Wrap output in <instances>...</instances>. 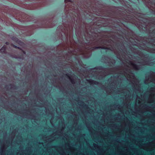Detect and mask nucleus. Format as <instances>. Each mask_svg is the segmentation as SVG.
I'll use <instances>...</instances> for the list:
<instances>
[{"mask_svg": "<svg viewBox=\"0 0 155 155\" xmlns=\"http://www.w3.org/2000/svg\"><path fill=\"white\" fill-rule=\"evenodd\" d=\"M129 64L131 67L129 66H127V68L125 69L126 72L124 73V77L126 78L127 80L131 83L132 86L134 89L140 92L141 90L140 84H139V81L135 78L134 74L131 72L132 69L135 70H138L139 68L132 61H130Z\"/></svg>", "mask_w": 155, "mask_h": 155, "instance_id": "obj_1", "label": "nucleus"}, {"mask_svg": "<svg viewBox=\"0 0 155 155\" xmlns=\"http://www.w3.org/2000/svg\"><path fill=\"white\" fill-rule=\"evenodd\" d=\"M35 24L29 26L28 28L31 30H34L41 28H49L52 27L51 18L41 17L40 19L34 20Z\"/></svg>", "mask_w": 155, "mask_h": 155, "instance_id": "obj_2", "label": "nucleus"}, {"mask_svg": "<svg viewBox=\"0 0 155 155\" xmlns=\"http://www.w3.org/2000/svg\"><path fill=\"white\" fill-rule=\"evenodd\" d=\"M123 80L120 75L117 77H111L108 79V81L110 84L109 87H107L105 88L107 93L108 94H111L115 91L116 87L119 85H120Z\"/></svg>", "mask_w": 155, "mask_h": 155, "instance_id": "obj_3", "label": "nucleus"}, {"mask_svg": "<svg viewBox=\"0 0 155 155\" xmlns=\"http://www.w3.org/2000/svg\"><path fill=\"white\" fill-rule=\"evenodd\" d=\"M59 127L61 128L60 130L56 131L55 132L53 133L49 136L45 135L43 137V139L45 143H47V144L50 143L58 138V137H57V136L61 137L63 135V131L65 128V125L64 122L61 121V124L59 123Z\"/></svg>", "mask_w": 155, "mask_h": 155, "instance_id": "obj_4", "label": "nucleus"}, {"mask_svg": "<svg viewBox=\"0 0 155 155\" xmlns=\"http://www.w3.org/2000/svg\"><path fill=\"white\" fill-rule=\"evenodd\" d=\"M24 112L16 110L15 114L18 115L22 116L25 117L35 120L36 118L38 115L36 108L34 107H30L24 110Z\"/></svg>", "mask_w": 155, "mask_h": 155, "instance_id": "obj_5", "label": "nucleus"}, {"mask_svg": "<svg viewBox=\"0 0 155 155\" xmlns=\"http://www.w3.org/2000/svg\"><path fill=\"white\" fill-rule=\"evenodd\" d=\"M127 66H126L125 67L118 66L110 68H106L104 70V71L106 76L110 74L117 73V74L116 75H114L112 77H117L118 76L120 75L121 77L122 78V80H123L124 76V73L126 72L125 69L127 68Z\"/></svg>", "mask_w": 155, "mask_h": 155, "instance_id": "obj_6", "label": "nucleus"}, {"mask_svg": "<svg viewBox=\"0 0 155 155\" xmlns=\"http://www.w3.org/2000/svg\"><path fill=\"white\" fill-rule=\"evenodd\" d=\"M146 31L149 32V38H147V42L155 46V22H150L145 26Z\"/></svg>", "mask_w": 155, "mask_h": 155, "instance_id": "obj_7", "label": "nucleus"}, {"mask_svg": "<svg viewBox=\"0 0 155 155\" xmlns=\"http://www.w3.org/2000/svg\"><path fill=\"white\" fill-rule=\"evenodd\" d=\"M142 99L137 95L135 104V111L142 114L146 111H150L151 107L142 103Z\"/></svg>", "mask_w": 155, "mask_h": 155, "instance_id": "obj_8", "label": "nucleus"}, {"mask_svg": "<svg viewBox=\"0 0 155 155\" xmlns=\"http://www.w3.org/2000/svg\"><path fill=\"white\" fill-rule=\"evenodd\" d=\"M15 18L21 22L34 21L35 18L28 15L25 13L19 12L17 13Z\"/></svg>", "mask_w": 155, "mask_h": 155, "instance_id": "obj_9", "label": "nucleus"}, {"mask_svg": "<svg viewBox=\"0 0 155 155\" xmlns=\"http://www.w3.org/2000/svg\"><path fill=\"white\" fill-rule=\"evenodd\" d=\"M114 147H115L117 153L120 155H133V154L130 150H128V148L126 147H125L127 148L126 151L122 150L121 149L117 143L121 144V143L119 141L117 140H114Z\"/></svg>", "mask_w": 155, "mask_h": 155, "instance_id": "obj_10", "label": "nucleus"}, {"mask_svg": "<svg viewBox=\"0 0 155 155\" xmlns=\"http://www.w3.org/2000/svg\"><path fill=\"white\" fill-rule=\"evenodd\" d=\"M130 49L134 54H138L140 57V59L139 60L137 61V63L141 64V65H144L147 64V57H145V55L143 53L132 47H130Z\"/></svg>", "mask_w": 155, "mask_h": 155, "instance_id": "obj_11", "label": "nucleus"}, {"mask_svg": "<svg viewBox=\"0 0 155 155\" xmlns=\"http://www.w3.org/2000/svg\"><path fill=\"white\" fill-rule=\"evenodd\" d=\"M142 149L146 151H151L155 149V140L146 143H144L139 146Z\"/></svg>", "mask_w": 155, "mask_h": 155, "instance_id": "obj_12", "label": "nucleus"}, {"mask_svg": "<svg viewBox=\"0 0 155 155\" xmlns=\"http://www.w3.org/2000/svg\"><path fill=\"white\" fill-rule=\"evenodd\" d=\"M86 125L91 137L94 136L96 135L97 134H98L99 133L101 135V136L104 139H105V137H108V134L107 133L102 134L100 132L95 131L91 126L90 123H86Z\"/></svg>", "mask_w": 155, "mask_h": 155, "instance_id": "obj_13", "label": "nucleus"}, {"mask_svg": "<svg viewBox=\"0 0 155 155\" xmlns=\"http://www.w3.org/2000/svg\"><path fill=\"white\" fill-rule=\"evenodd\" d=\"M78 104L82 108L81 109V110L82 114L84 115V118L85 119L87 117L85 114V112L82 108H84L87 113L91 114L94 112L93 110L91 109L88 107V105L85 104L82 101H78Z\"/></svg>", "mask_w": 155, "mask_h": 155, "instance_id": "obj_14", "label": "nucleus"}, {"mask_svg": "<svg viewBox=\"0 0 155 155\" xmlns=\"http://www.w3.org/2000/svg\"><path fill=\"white\" fill-rule=\"evenodd\" d=\"M149 93L147 102L150 104L153 103L155 101V87H151Z\"/></svg>", "mask_w": 155, "mask_h": 155, "instance_id": "obj_15", "label": "nucleus"}, {"mask_svg": "<svg viewBox=\"0 0 155 155\" xmlns=\"http://www.w3.org/2000/svg\"><path fill=\"white\" fill-rule=\"evenodd\" d=\"M15 134H12L11 136L12 141L15 138ZM12 142L7 140L5 143H3L1 145V150H6L7 148L11 144Z\"/></svg>", "mask_w": 155, "mask_h": 155, "instance_id": "obj_16", "label": "nucleus"}, {"mask_svg": "<svg viewBox=\"0 0 155 155\" xmlns=\"http://www.w3.org/2000/svg\"><path fill=\"white\" fill-rule=\"evenodd\" d=\"M106 41L107 42L109 43L110 44L108 45H101V46L93 47V48H94V49L100 48L103 49H109V45H111L112 44H113L114 42L111 39H108L107 40H106Z\"/></svg>", "mask_w": 155, "mask_h": 155, "instance_id": "obj_17", "label": "nucleus"}, {"mask_svg": "<svg viewBox=\"0 0 155 155\" xmlns=\"http://www.w3.org/2000/svg\"><path fill=\"white\" fill-rule=\"evenodd\" d=\"M66 145L68 147V148H66V150L69 151L71 152L72 155H77L78 152L76 151L77 150L76 148L74 147L71 146L70 143H66Z\"/></svg>", "mask_w": 155, "mask_h": 155, "instance_id": "obj_18", "label": "nucleus"}, {"mask_svg": "<svg viewBox=\"0 0 155 155\" xmlns=\"http://www.w3.org/2000/svg\"><path fill=\"white\" fill-rule=\"evenodd\" d=\"M145 82H153L155 84V73L152 72L148 78L146 77Z\"/></svg>", "mask_w": 155, "mask_h": 155, "instance_id": "obj_19", "label": "nucleus"}, {"mask_svg": "<svg viewBox=\"0 0 155 155\" xmlns=\"http://www.w3.org/2000/svg\"><path fill=\"white\" fill-rule=\"evenodd\" d=\"M72 114L74 117L73 119L72 126L73 127H76L78 125L79 119L78 115L75 112H72Z\"/></svg>", "mask_w": 155, "mask_h": 155, "instance_id": "obj_20", "label": "nucleus"}, {"mask_svg": "<svg viewBox=\"0 0 155 155\" xmlns=\"http://www.w3.org/2000/svg\"><path fill=\"white\" fill-rule=\"evenodd\" d=\"M54 86L62 91L64 90V87L62 86L61 82L58 80H55Z\"/></svg>", "mask_w": 155, "mask_h": 155, "instance_id": "obj_21", "label": "nucleus"}, {"mask_svg": "<svg viewBox=\"0 0 155 155\" xmlns=\"http://www.w3.org/2000/svg\"><path fill=\"white\" fill-rule=\"evenodd\" d=\"M101 34L100 33H92V35L90 36V39L89 40H95L97 39V38H100L99 37H100Z\"/></svg>", "mask_w": 155, "mask_h": 155, "instance_id": "obj_22", "label": "nucleus"}, {"mask_svg": "<svg viewBox=\"0 0 155 155\" xmlns=\"http://www.w3.org/2000/svg\"><path fill=\"white\" fill-rule=\"evenodd\" d=\"M65 76L69 79L72 84H74L76 83V80L71 75L69 74L68 73H67L65 74Z\"/></svg>", "mask_w": 155, "mask_h": 155, "instance_id": "obj_23", "label": "nucleus"}, {"mask_svg": "<svg viewBox=\"0 0 155 155\" xmlns=\"http://www.w3.org/2000/svg\"><path fill=\"white\" fill-rule=\"evenodd\" d=\"M147 6L149 8H150L153 11L155 12V2L151 1L148 2Z\"/></svg>", "mask_w": 155, "mask_h": 155, "instance_id": "obj_24", "label": "nucleus"}, {"mask_svg": "<svg viewBox=\"0 0 155 155\" xmlns=\"http://www.w3.org/2000/svg\"><path fill=\"white\" fill-rule=\"evenodd\" d=\"M110 127L117 129V130H117L121 133L124 130L121 127H120V126H118L117 125L115 124H111L110 125Z\"/></svg>", "mask_w": 155, "mask_h": 155, "instance_id": "obj_25", "label": "nucleus"}, {"mask_svg": "<svg viewBox=\"0 0 155 155\" xmlns=\"http://www.w3.org/2000/svg\"><path fill=\"white\" fill-rule=\"evenodd\" d=\"M54 147L53 146H51L48 147L47 148L46 151L49 153V155H56L55 152L52 149Z\"/></svg>", "mask_w": 155, "mask_h": 155, "instance_id": "obj_26", "label": "nucleus"}, {"mask_svg": "<svg viewBox=\"0 0 155 155\" xmlns=\"http://www.w3.org/2000/svg\"><path fill=\"white\" fill-rule=\"evenodd\" d=\"M6 88H8V90L11 91H14L16 89V86L13 84H10L9 85H6L5 86Z\"/></svg>", "mask_w": 155, "mask_h": 155, "instance_id": "obj_27", "label": "nucleus"}, {"mask_svg": "<svg viewBox=\"0 0 155 155\" xmlns=\"http://www.w3.org/2000/svg\"><path fill=\"white\" fill-rule=\"evenodd\" d=\"M111 114L109 116H107V114H104L103 115V119L104 120V122H106L108 123L109 121H110L111 120Z\"/></svg>", "mask_w": 155, "mask_h": 155, "instance_id": "obj_28", "label": "nucleus"}, {"mask_svg": "<svg viewBox=\"0 0 155 155\" xmlns=\"http://www.w3.org/2000/svg\"><path fill=\"white\" fill-rule=\"evenodd\" d=\"M66 49L64 44H61L58 45L57 47V51H61Z\"/></svg>", "mask_w": 155, "mask_h": 155, "instance_id": "obj_29", "label": "nucleus"}, {"mask_svg": "<svg viewBox=\"0 0 155 155\" xmlns=\"http://www.w3.org/2000/svg\"><path fill=\"white\" fill-rule=\"evenodd\" d=\"M11 38L12 40L20 45H22L24 43L22 42L21 41L15 36H12Z\"/></svg>", "mask_w": 155, "mask_h": 155, "instance_id": "obj_30", "label": "nucleus"}, {"mask_svg": "<svg viewBox=\"0 0 155 155\" xmlns=\"http://www.w3.org/2000/svg\"><path fill=\"white\" fill-rule=\"evenodd\" d=\"M127 123L128 124H130V122L129 119L127 118L126 119V121L124 120V121L121 122V127L124 129L127 125Z\"/></svg>", "mask_w": 155, "mask_h": 155, "instance_id": "obj_31", "label": "nucleus"}, {"mask_svg": "<svg viewBox=\"0 0 155 155\" xmlns=\"http://www.w3.org/2000/svg\"><path fill=\"white\" fill-rule=\"evenodd\" d=\"M58 147L59 149V150H58L57 149H56V150L59 152L60 155H70L68 153L67 154L66 153L62 147Z\"/></svg>", "mask_w": 155, "mask_h": 155, "instance_id": "obj_32", "label": "nucleus"}, {"mask_svg": "<svg viewBox=\"0 0 155 155\" xmlns=\"http://www.w3.org/2000/svg\"><path fill=\"white\" fill-rule=\"evenodd\" d=\"M130 101L127 99H126L123 102V105L127 108H128L129 107V104Z\"/></svg>", "mask_w": 155, "mask_h": 155, "instance_id": "obj_33", "label": "nucleus"}, {"mask_svg": "<svg viewBox=\"0 0 155 155\" xmlns=\"http://www.w3.org/2000/svg\"><path fill=\"white\" fill-rule=\"evenodd\" d=\"M119 104H114L113 105H111L110 106V110L111 111L117 109Z\"/></svg>", "mask_w": 155, "mask_h": 155, "instance_id": "obj_34", "label": "nucleus"}, {"mask_svg": "<svg viewBox=\"0 0 155 155\" xmlns=\"http://www.w3.org/2000/svg\"><path fill=\"white\" fill-rule=\"evenodd\" d=\"M98 75L99 78L100 79L106 76V75H105L104 71L103 72L101 71L99 72Z\"/></svg>", "mask_w": 155, "mask_h": 155, "instance_id": "obj_35", "label": "nucleus"}, {"mask_svg": "<svg viewBox=\"0 0 155 155\" xmlns=\"http://www.w3.org/2000/svg\"><path fill=\"white\" fill-rule=\"evenodd\" d=\"M10 45L11 46H12L13 48H15L18 49L20 50H21L24 54H26V52L24 51L21 48L18 47L14 45L12 43H11Z\"/></svg>", "mask_w": 155, "mask_h": 155, "instance_id": "obj_36", "label": "nucleus"}, {"mask_svg": "<svg viewBox=\"0 0 155 155\" xmlns=\"http://www.w3.org/2000/svg\"><path fill=\"white\" fill-rule=\"evenodd\" d=\"M93 145L94 147L96 149H98L100 151H102L103 150L102 149V148H101V147L100 146H99L98 145L95 143H94Z\"/></svg>", "mask_w": 155, "mask_h": 155, "instance_id": "obj_37", "label": "nucleus"}, {"mask_svg": "<svg viewBox=\"0 0 155 155\" xmlns=\"http://www.w3.org/2000/svg\"><path fill=\"white\" fill-rule=\"evenodd\" d=\"M121 120V116L120 114L118 113L116 114L115 115V120L118 121Z\"/></svg>", "mask_w": 155, "mask_h": 155, "instance_id": "obj_38", "label": "nucleus"}, {"mask_svg": "<svg viewBox=\"0 0 155 155\" xmlns=\"http://www.w3.org/2000/svg\"><path fill=\"white\" fill-rule=\"evenodd\" d=\"M87 81L91 84H96L98 83V82L91 79L88 80Z\"/></svg>", "mask_w": 155, "mask_h": 155, "instance_id": "obj_39", "label": "nucleus"}, {"mask_svg": "<svg viewBox=\"0 0 155 155\" xmlns=\"http://www.w3.org/2000/svg\"><path fill=\"white\" fill-rule=\"evenodd\" d=\"M6 47L5 46H4L0 49V52L2 53H6Z\"/></svg>", "mask_w": 155, "mask_h": 155, "instance_id": "obj_40", "label": "nucleus"}, {"mask_svg": "<svg viewBox=\"0 0 155 155\" xmlns=\"http://www.w3.org/2000/svg\"><path fill=\"white\" fill-rule=\"evenodd\" d=\"M117 109L121 113H124V110L123 106H122L119 104Z\"/></svg>", "mask_w": 155, "mask_h": 155, "instance_id": "obj_41", "label": "nucleus"}, {"mask_svg": "<svg viewBox=\"0 0 155 155\" xmlns=\"http://www.w3.org/2000/svg\"><path fill=\"white\" fill-rule=\"evenodd\" d=\"M113 133L114 134L116 135L117 137H120L121 136V133L117 130H115V131H114Z\"/></svg>", "mask_w": 155, "mask_h": 155, "instance_id": "obj_42", "label": "nucleus"}, {"mask_svg": "<svg viewBox=\"0 0 155 155\" xmlns=\"http://www.w3.org/2000/svg\"><path fill=\"white\" fill-rule=\"evenodd\" d=\"M131 149L134 152V153L136 155H138V149L136 148H131Z\"/></svg>", "mask_w": 155, "mask_h": 155, "instance_id": "obj_43", "label": "nucleus"}, {"mask_svg": "<svg viewBox=\"0 0 155 155\" xmlns=\"http://www.w3.org/2000/svg\"><path fill=\"white\" fill-rule=\"evenodd\" d=\"M136 39L138 41H139V42L142 41L143 40V38L138 36H136Z\"/></svg>", "mask_w": 155, "mask_h": 155, "instance_id": "obj_44", "label": "nucleus"}, {"mask_svg": "<svg viewBox=\"0 0 155 155\" xmlns=\"http://www.w3.org/2000/svg\"><path fill=\"white\" fill-rule=\"evenodd\" d=\"M6 150H1L0 151L1 155H6Z\"/></svg>", "mask_w": 155, "mask_h": 155, "instance_id": "obj_45", "label": "nucleus"}, {"mask_svg": "<svg viewBox=\"0 0 155 155\" xmlns=\"http://www.w3.org/2000/svg\"><path fill=\"white\" fill-rule=\"evenodd\" d=\"M82 137V136L81 135H78L77 138V141L80 142L81 141V138Z\"/></svg>", "mask_w": 155, "mask_h": 155, "instance_id": "obj_46", "label": "nucleus"}, {"mask_svg": "<svg viewBox=\"0 0 155 155\" xmlns=\"http://www.w3.org/2000/svg\"><path fill=\"white\" fill-rule=\"evenodd\" d=\"M89 52L88 51H84L82 52V54L84 55L89 54Z\"/></svg>", "mask_w": 155, "mask_h": 155, "instance_id": "obj_47", "label": "nucleus"}, {"mask_svg": "<svg viewBox=\"0 0 155 155\" xmlns=\"http://www.w3.org/2000/svg\"><path fill=\"white\" fill-rule=\"evenodd\" d=\"M109 61L110 62H111L112 64L114 65L115 63V60L113 59H110Z\"/></svg>", "mask_w": 155, "mask_h": 155, "instance_id": "obj_48", "label": "nucleus"}, {"mask_svg": "<svg viewBox=\"0 0 155 155\" xmlns=\"http://www.w3.org/2000/svg\"><path fill=\"white\" fill-rule=\"evenodd\" d=\"M119 59L120 61H124V60L125 59V58H121L120 56V57L119 58Z\"/></svg>", "mask_w": 155, "mask_h": 155, "instance_id": "obj_49", "label": "nucleus"}, {"mask_svg": "<svg viewBox=\"0 0 155 155\" xmlns=\"http://www.w3.org/2000/svg\"><path fill=\"white\" fill-rule=\"evenodd\" d=\"M64 2L65 3H67L68 2H71V0H64Z\"/></svg>", "mask_w": 155, "mask_h": 155, "instance_id": "obj_50", "label": "nucleus"}, {"mask_svg": "<svg viewBox=\"0 0 155 155\" xmlns=\"http://www.w3.org/2000/svg\"><path fill=\"white\" fill-rule=\"evenodd\" d=\"M151 134L153 136L155 137V131L154 132H152Z\"/></svg>", "mask_w": 155, "mask_h": 155, "instance_id": "obj_51", "label": "nucleus"}, {"mask_svg": "<svg viewBox=\"0 0 155 155\" xmlns=\"http://www.w3.org/2000/svg\"><path fill=\"white\" fill-rule=\"evenodd\" d=\"M30 32L29 34H28V35H32L33 33V32L32 31H30Z\"/></svg>", "mask_w": 155, "mask_h": 155, "instance_id": "obj_52", "label": "nucleus"}, {"mask_svg": "<svg viewBox=\"0 0 155 155\" xmlns=\"http://www.w3.org/2000/svg\"><path fill=\"white\" fill-rule=\"evenodd\" d=\"M5 43L7 45H8L9 44V42H6Z\"/></svg>", "mask_w": 155, "mask_h": 155, "instance_id": "obj_53", "label": "nucleus"}, {"mask_svg": "<svg viewBox=\"0 0 155 155\" xmlns=\"http://www.w3.org/2000/svg\"><path fill=\"white\" fill-rule=\"evenodd\" d=\"M95 42H96V44L97 43H98L97 41H96Z\"/></svg>", "mask_w": 155, "mask_h": 155, "instance_id": "obj_54", "label": "nucleus"}, {"mask_svg": "<svg viewBox=\"0 0 155 155\" xmlns=\"http://www.w3.org/2000/svg\"><path fill=\"white\" fill-rule=\"evenodd\" d=\"M70 52H71L70 53H72V51H70Z\"/></svg>", "mask_w": 155, "mask_h": 155, "instance_id": "obj_55", "label": "nucleus"}, {"mask_svg": "<svg viewBox=\"0 0 155 155\" xmlns=\"http://www.w3.org/2000/svg\"><path fill=\"white\" fill-rule=\"evenodd\" d=\"M28 32H30V31H28Z\"/></svg>", "mask_w": 155, "mask_h": 155, "instance_id": "obj_56", "label": "nucleus"}, {"mask_svg": "<svg viewBox=\"0 0 155 155\" xmlns=\"http://www.w3.org/2000/svg\"><path fill=\"white\" fill-rule=\"evenodd\" d=\"M103 42V41L102 40L101 41V42Z\"/></svg>", "mask_w": 155, "mask_h": 155, "instance_id": "obj_57", "label": "nucleus"}]
</instances>
